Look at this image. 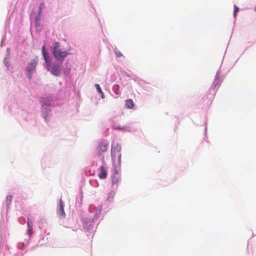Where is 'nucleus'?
Wrapping results in <instances>:
<instances>
[{"mask_svg":"<svg viewBox=\"0 0 256 256\" xmlns=\"http://www.w3.org/2000/svg\"><path fill=\"white\" fill-rule=\"evenodd\" d=\"M52 53L55 58L62 62L69 54V52L68 51L62 50L58 42L54 43Z\"/></svg>","mask_w":256,"mask_h":256,"instance_id":"f257e3e1","label":"nucleus"},{"mask_svg":"<svg viewBox=\"0 0 256 256\" xmlns=\"http://www.w3.org/2000/svg\"><path fill=\"white\" fill-rule=\"evenodd\" d=\"M12 202V196H6V203L7 205H10Z\"/></svg>","mask_w":256,"mask_h":256,"instance_id":"ddd939ff","label":"nucleus"},{"mask_svg":"<svg viewBox=\"0 0 256 256\" xmlns=\"http://www.w3.org/2000/svg\"><path fill=\"white\" fill-rule=\"evenodd\" d=\"M134 106V102L132 99H128L125 102V107L126 108L132 109Z\"/></svg>","mask_w":256,"mask_h":256,"instance_id":"9d476101","label":"nucleus"},{"mask_svg":"<svg viewBox=\"0 0 256 256\" xmlns=\"http://www.w3.org/2000/svg\"><path fill=\"white\" fill-rule=\"evenodd\" d=\"M57 214L60 218H64L66 217L64 212V204L62 199L60 200V206L57 210Z\"/></svg>","mask_w":256,"mask_h":256,"instance_id":"423d86ee","label":"nucleus"},{"mask_svg":"<svg viewBox=\"0 0 256 256\" xmlns=\"http://www.w3.org/2000/svg\"><path fill=\"white\" fill-rule=\"evenodd\" d=\"M101 94V96L102 98H104V94L103 92H102V93H100Z\"/></svg>","mask_w":256,"mask_h":256,"instance_id":"f3484780","label":"nucleus"},{"mask_svg":"<svg viewBox=\"0 0 256 256\" xmlns=\"http://www.w3.org/2000/svg\"><path fill=\"white\" fill-rule=\"evenodd\" d=\"M38 64V58L33 59L31 62L28 64L26 70L28 73V78H31L32 74L34 71L35 70Z\"/></svg>","mask_w":256,"mask_h":256,"instance_id":"20e7f679","label":"nucleus"},{"mask_svg":"<svg viewBox=\"0 0 256 256\" xmlns=\"http://www.w3.org/2000/svg\"><path fill=\"white\" fill-rule=\"evenodd\" d=\"M95 86L97 90H98L99 93H102V90H101L100 86L98 84H96Z\"/></svg>","mask_w":256,"mask_h":256,"instance_id":"4468645a","label":"nucleus"},{"mask_svg":"<svg viewBox=\"0 0 256 256\" xmlns=\"http://www.w3.org/2000/svg\"><path fill=\"white\" fill-rule=\"evenodd\" d=\"M99 170L98 178L102 180L106 179L108 176L106 168L102 165L100 167Z\"/></svg>","mask_w":256,"mask_h":256,"instance_id":"0eeeda50","label":"nucleus"},{"mask_svg":"<svg viewBox=\"0 0 256 256\" xmlns=\"http://www.w3.org/2000/svg\"><path fill=\"white\" fill-rule=\"evenodd\" d=\"M27 224H28V233L30 235L32 232V229L33 224L32 221H30L29 219H28Z\"/></svg>","mask_w":256,"mask_h":256,"instance_id":"9b49d317","label":"nucleus"},{"mask_svg":"<svg viewBox=\"0 0 256 256\" xmlns=\"http://www.w3.org/2000/svg\"><path fill=\"white\" fill-rule=\"evenodd\" d=\"M120 180V176L118 170H115V172L112 177V183L113 184H118Z\"/></svg>","mask_w":256,"mask_h":256,"instance_id":"1a4fd4ad","label":"nucleus"},{"mask_svg":"<svg viewBox=\"0 0 256 256\" xmlns=\"http://www.w3.org/2000/svg\"><path fill=\"white\" fill-rule=\"evenodd\" d=\"M40 19V17H38V16H36V22L38 20H39Z\"/></svg>","mask_w":256,"mask_h":256,"instance_id":"dca6fc26","label":"nucleus"},{"mask_svg":"<svg viewBox=\"0 0 256 256\" xmlns=\"http://www.w3.org/2000/svg\"><path fill=\"white\" fill-rule=\"evenodd\" d=\"M42 54L48 68H49V66H50V64H51L50 59L48 53L46 51V47L44 46H43L42 47Z\"/></svg>","mask_w":256,"mask_h":256,"instance_id":"6e6552de","label":"nucleus"},{"mask_svg":"<svg viewBox=\"0 0 256 256\" xmlns=\"http://www.w3.org/2000/svg\"><path fill=\"white\" fill-rule=\"evenodd\" d=\"M117 129H120V127H118L116 128Z\"/></svg>","mask_w":256,"mask_h":256,"instance_id":"aec40b11","label":"nucleus"},{"mask_svg":"<svg viewBox=\"0 0 256 256\" xmlns=\"http://www.w3.org/2000/svg\"><path fill=\"white\" fill-rule=\"evenodd\" d=\"M121 146L119 144L112 146L111 150V156L112 162H118L119 164L121 161Z\"/></svg>","mask_w":256,"mask_h":256,"instance_id":"f03ea898","label":"nucleus"},{"mask_svg":"<svg viewBox=\"0 0 256 256\" xmlns=\"http://www.w3.org/2000/svg\"><path fill=\"white\" fill-rule=\"evenodd\" d=\"M108 144L106 142L102 141L100 142L96 148L98 154L100 155L104 152H106L108 148Z\"/></svg>","mask_w":256,"mask_h":256,"instance_id":"39448f33","label":"nucleus"},{"mask_svg":"<svg viewBox=\"0 0 256 256\" xmlns=\"http://www.w3.org/2000/svg\"><path fill=\"white\" fill-rule=\"evenodd\" d=\"M41 13V8H40V12H39V14H40Z\"/></svg>","mask_w":256,"mask_h":256,"instance_id":"a211bd4d","label":"nucleus"},{"mask_svg":"<svg viewBox=\"0 0 256 256\" xmlns=\"http://www.w3.org/2000/svg\"><path fill=\"white\" fill-rule=\"evenodd\" d=\"M239 11V8L236 6H234V18H236L237 15V12Z\"/></svg>","mask_w":256,"mask_h":256,"instance_id":"f8f14e48","label":"nucleus"},{"mask_svg":"<svg viewBox=\"0 0 256 256\" xmlns=\"http://www.w3.org/2000/svg\"><path fill=\"white\" fill-rule=\"evenodd\" d=\"M116 54L118 58L122 56V54L120 51H116Z\"/></svg>","mask_w":256,"mask_h":256,"instance_id":"2eb2a0df","label":"nucleus"},{"mask_svg":"<svg viewBox=\"0 0 256 256\" xmlns=\"http://www.w3.org/2000/svg\"><path fill=\"white\" fill-rule=\"evenodd\" d=\"M254 11L256 12V6L254 7Z\"/></svg>","mask_w":256,"mask_h":256,"instance_id":"6ab92c4d","label":"nucleus"},{"mask_svg":"<svg viewBox=\"0 0 256 256\" xmlns=\"http://www.w3.org/2000/svg\"><path fill=\"white\" fill-rule=\"evenodd\" d=\"M62 62H60L58 63H54L52 65L50 64V66L48 68L51 74L54 76H58L61 73V68Z\"/></svg>","mask_w":256,"mask_h":256,"instance_id":"7ed1b4c3","label":"nucleus"}]
</instances>
